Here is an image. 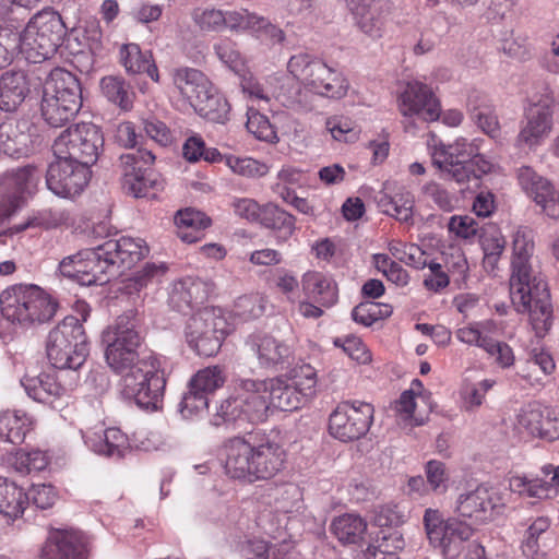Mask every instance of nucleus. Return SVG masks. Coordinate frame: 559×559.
Masks as SVG:
<instances>
[{
    "mask_svg": "<svg viewBox=\"0 0 559 559\" xmlns=\"http://www.w3.org/2000/svg\"><path fill=\"white\" fill-rule=\"evenodd\" d=\"M534 230L519 226L512 238L510 297L519 313H528L537 336H544L552 324V305L546 278L533 264Z\"/></svg>",
    "mask_w": 559,
    "mask_h": 559,
    "instance_id": "nucleus-1",
    "label": "nucleus"
},
{
    "mask_svg": "<svg viewBox=\"0 0 559 559\" xmlns=\"http://www.w3.org/2000/svg\"><path fill=\"white\" fill-rule=\"evenodd\" d=\"M225 450L226 474L250 483L274 477L286 462L282 445L260 432L249 433L246 439L233 438L226 443Z\"/></svg>",
    "mask_w": 559,
    "mask_h": 559,
    "instance_id": "nucleus-2",
    "label": "nucleus"
},
{
    "mask_svg": "<svg viewBox=\"0 0 559 559\" xmlns=\"http://www.w3.org/2000/svg\"><path fill=\"white\" fill-rule=\"evenodd\" d=\"M266 393L267 386L263 380H241L236 393L222 401L212 424L240 428L246 424L264 421L271 407Z\"/></svg>",
    "mask_w": 559,
    "mask_h": 559,
    "instance_id": "nucleus-3",
    "label": "nucleus"
},
{
    "mask_svg": "<svg viewBox=\"0 0 559 559\" xmlns=\"http://www.w3.org/2000/svg\"><path fill=\"white\" fill-rule=\"evenodd\" d=\"M82 100L79 79L68 70L56 68L44 84L41 116L50 127L60 128L79 112Z\"/></svg>",
    "mask_w": 559,
    "mask_h": 559,
    "instance_id": "nucleus-4",
    "label": "nucleus"
},
{
    "mask_svg": "<svg viewBox=\"0 0 559 559\" xmlns=\"http://www.w3.org/2000/svg\"><path fill=\"white\" fill-rule=\"evenodd\" d=\"M2 316L12 323L31 326L44 323L56 314L58 304L36 285L19 284L0 295Z\"/></svg>",
    "mask_w": 559,
    "mask_h": 559,
    "instance_id": "nucleus-5",
    "label": "nucleus"
},
{
    "mask_svg": "<svg viewBox=\"0 0 559 559\" xmlns=\"http://www.w3.org/2000/svg\"><path fill=\"white\" fill-rule=\"evenodd\" d=\"M166 379L160 359L154 353L143 354L141 359L121 379V393L146 409H157L162 403Z\"/></svg>",
    "mask_w": 559,
    "mask_h": 559,
    "instance_id": "nucleus-6",
    "label": "nucleus"
},
{
    "mask_svg": "<svg viewBox=\"0 0 559 559\" xmlns=\"http://www.w3.org/2000/svg\"><path fill=\"white\" fill-rule=\"evenodd\" d=\"M136 326V311L130 309L102 333L106 362L116 373L124 374L141 359L138 349L143 338Z\"/></svg>",
    "mask_w": 559,
    "mask_h": 559,
    "instance_id": "nucleus-7",
    "label": "nucleus"
},
{
    "mask_svg": "<svg viewBox=\"0 0 559 559\" xmlns=\"http://www.w3.org/2000/svg\"><path fill=\"white\" fill-rule=\"evenodd\" d=\"M66 36V25L59 13L52 10L37 12L23 32H19L20 51L26 59L39 63L51 58Z\"/></svg>",
    "mask_w": 559,
    "mask_h": 559,
    "instance_id": "nucleus-8",
    "label": "nucleus"
},
{
    "mask_svg": "<svg viewBox=\"0 0 559 559\" xmlns=\"http://www.w3.org/2000/svg\"><path fill=\"white\" fill-rule=\"evenodd\" d=\"M287 70L306 90L319 96L340 99L348 91V82L341 72L310 53L292 56Z\"/></svg>",
    "mask_w": 559,
    "mask_h": 559,
    "instance_id": "nucleus-9",
    "label": "nucleus"
},
{
    "mask_svg": "<svg viewBox=\"0 0 559 559\" xmlns=\"http://www.w3.org/2000/svg\"><path fill=\"white\" fill-rule=\"evenodd\" d=\"M47 357L57 369H79L88 355L87 336L78 317L68 316L52 329L46 344Z\"/></svg>",
    "mask_w": 559,
    "mask_h": 559,
    "instance_id": "nucleus-10",
    "label": "nucleus"
},
{
    "mask_svg": "<svg viewBox=\"0 0 559 559\" xmlns=\"http://www.w3.org/2000/svg\"><path fill=\"white\" fill-rule=\"evenodd\" d=\"M104 148L100 128L92 122H81L68 128L53 142L56 157L70 158L90 168Z\"/></svg>",
    "mask_w": 559,
    "mask_h": 559,
    "instance_id": "nucleus-11",
    "label": "nucleus"
},
{
    "mask_svg": "<svg viewBox=\"0 0 559 559\" xmlns=\"http://www.w3.org/2000/svg\"><path fill=\"white\" fill-rule=\"evenodd\" d=\"M227 334V322L216 308H203L187 322L185 336L188 345L199 356L211 357L218 353Z\"/></svg>",
    "mask_w": 559,
    "mask_h": 559,
    "instance_id": "nucleus-12",
    "label": "nucleus"
},
{
    "mask_svg": "<svg viewBox=\"0 0 559 559\" xmlns=\"http://www.w3.org/2000/svg\"><path fill=\"white\" fill-rule=\"evenodd\" d=\"M100 250V243L66 257L59 263L60 273L75 280L80 285H104L110 275L117 274L112 269V260Z\"/></svg>",
    "mask_w": 559,
    "mask_h": 559,
    "instance_id": "nucleus-13",
    "label": "nucleus"
},
{
    "mask_svg": "<svg viewBox=\"0 0 559 559\" xmlns=\"http://www.w3.org/2000/svg\"><path fill=\"white\" fill-rule=\"evenodd\" d=\"M155 160L151 151L138 150L120 156L122 188L134 198H154L157 190L163 189V180L150 170Z\"/></svg>",
    "mask_w": 559,
    "mask_h": 559,
    "instance_id": "nucleus-14",
    "label": "nucleus"
},
{
    "mask_svg": "<svg viewBox=\"0 0 559 559\" xmlns=\"http://www.w3.org/2000/svg\"><path fill=\"white\" fill-rule=\"evenodd\" d=\"M373 420V407L369 403L345 401L340 403L329 418L331 436L343 442L364 437Z\"/></svg>",
    "mask_w": 559,
    "mask_h": 559,
    "instance_id": "nucleus-15",
    "label": "nucleus"
},
{
    "mask_svg": "<svg viewBox=\"0 0 559 559\" xmlns=\"http://www.w3.org/2000/svg\"><path fill=\"white\" fill-rule=\"evenodd\" d=\"M90 174V168L78 162L56 157L47 169L46 185L57 197L72 199L85 189Z\"/></svg>",
    "mask_w": 559,
    "mask_h": 559,
    "instance_id": "nucleus-16",
    "label": "nucleus"
},
{
    "mask_svg": "<svg viewBox=\"0 0 559 559\" xmlns=\"http://www.w3.org/2000/svg\"><path fill=\"white\" fill-rule=\"evenodd\" d=\"M37 181V169L31 165L4 174L0 181V224L21 206L24 194H31Z\"/></svg>",
    "mask_w": 559,
    "mask_h": 559,
    "instance_id": "nucleus-17",
    "label": "nucleus"
},
{
    "mask_svg": "<svg viewBox=\"0 0 559 559\" xmlns=\"http://www.w3.org/2000/svg\"><path fill=\"white\" fill-rule=\"evenodd\" d=\"M399 109L404 117H418L424 121H436L441 106L432 90L418 81L408 82L399 97Z\"/></svg>",
    "mask_w": 559,
    "mask_h": 559,
    "instance_id": "nucleus-18",
    "label": "nucleus"
},
{
    "mask_svg": "<svg viewBox=\"0 0 559 559\" xmlns=\"http://www.w3.org/2000/svg\"><path fill=\"white\" fill-rule=\"evenodd\" d=\"M518 179L523 190L539 205L550 218L559 217V191L528 166L518 170Z\"/></svg>",
    "mask_w": 559,
    "mask_h": 559,
    "instance_id": "nucleus-19",
    "label": "nucleus"
},
{
    "mask_svg": "<svg viewBox=\"0 0 559 559\" xmlns=\"http://www.w3.org/2000/svg\"><path fill=\"white\" fill-rule=\"evenodd\" d=\"M533 105L526 114V124L521 129L518 135L519 145L528 147L540 144L550 133L552 120L550 106L552 99L546 95L540 99H532Z\"/></svg>",
    "mask_w": 559,
    "mask_h": 559,
    "instance_id": "nucleus-20",
    "label": "nucleus"
},
{
    "mask_svg": "<svg viewBox=\"0 0 559 559\" xmlns=\"http://www.w3.org/2000/svg\"><path fill=\"white\" fill-rule=\"evenodd\" d=\"M499 501L500 498L493 488L480 485L473 491L460 495L455 511L461 518L481 523L491 518Z\"/></svg>",
    "mask_w": 559,
    "mask_h": 559,
    "instance_id": "nucleus-21",
    "label": "nucleus"
},
{
    "mask_svg": "<svg viewBox=\"0 0 559 559\" xmlns=\"http://www.w3.org/2000/svg\"><path fill=\"white\" fill-rule=\"evenodd\" d=\"M247 345L255 353L259 364L266 368L277 366L283 368L284 365L289 364L294 353L290 338L280 340L269 334L251 335Z\"/></svg>",
    "mask_w": 559,
    "mask_h": 559,
    "instance_id": "nucleus-22",
    "label": "nucleus"
},
{
    "mask_svg": "<svg viewBox=\"0 0 559 559\" xmlns=\"http://www.w3.org/2000/svg\"><path fill=\"white\" fill-rule=\"evenodd\" d=\"M432 157V165L457 183L478 181L483 176L492 170V163L485 156H476V159L462 162L453 158Z\"/></svg>",
    "mask_w": 559,
    "mask_h": 559,
    "instance_id": "nucleus-23",
    "label": "nucleus"
},
{
    "mask_svg": "<svg viewBox=\"0 0 559 559\" xmlns=\"http://www.w3.org/2000/svg\"><path fill=\"white\" fill-rule=\"evenodd\" d=\"M100 250L111 258L112 269H130L148 253V248L142 239L121 236L107 239L100 243Z\"/></svg>",
    "mask_w": 559,
    "mask_h": 559,
    "instance_id": "nucleus-24",
    "label": "nucleus"
},
{
    "mask_svg": "<svg viewBox=\"0 0 559 559\" xmlns=\"http://www.w3.org/2000/svg\"><path fill=\"white\" fill-rule=\"evenodd\" d=\"M173 84L178 94L193 108L204 94L212 91V82L200 70L179 67L171 71Z\"/></svg>",
    "mask_w": 559,
    "mask_h": 559,
    "instance_id": "nucleus-25",
    "label": "nucleus"
},
{
    "mask_svg": "<svg viewBox=\"0 0 559 559\" xmlns=\"http://www.w3.org/2000/svg\"><path fill=\"white\" fill-rule=\"evenodd\" d=\"M41 554L46 559H86V545L78 533L53 531L47 537Z\"/></svg>",
    "mask_w": 559,
    "mask_h": 559,
    "instance_id": "nucleus-26",
    "label": "nucleus"
},
{
    "mask_svg": "<svg viewBox=\"0 0 559 559\" xmlns=\"http://www.w3.org/2000/svg\"><path fill=\"white\" fill-rule=\"evenodd\" d=\"M263 381L267 386L270 405L283 412L300 408L309 397L289 378L276 377Z\"/></svg>",
    "mask_w": 559,
    "mask_h": 559,
    "instance_id": "nucleus-27",
    "label": "nucleus"
},
{
    "mask_svg": "<svg viewBox=\"0 0 559 559\" xmlns=\"http://www.w3.org/2000/svg\"><path fill=\"white\" fill-rule=\"evenodd\" d=\"M206 298V285L201 280L186 277L173 285L168 302L176 311L187 314Z\"/></svg>",
    "mask_w": 559,
    "mask_h": 559,
    "instance_id": "nucleus-28",
    "label": "nucleus"
},
{
    "mask_svg": "<svg viewBox=\"0 0 559 559\" xmlns=\"http://www.w3.org/2000/svg\"><path fill=\"white\" fill-rule=\"evenodd\" d=\"M543 473L546 476L552 474L550 481L539 478H528L527 476H512L509 481L511 490L530 498H549L552 490L557 491L559 489V465H545Z\"/></svg>",
    "mask_w": 559,
    "mask_h": 559,
    "instance_id": "nucleus-29",
    "label": "nucleus"
},
{
    "mask_svg": "<svg viewBox=\"0 0 559 559\" xmlns=\"http://www.w3.org/2000/svg\"><path fill=\"white\" fill-rule=\"evenodd\" d=\"M21 384L29 397L46 404H51L56 399L68 393V389L59 382L57 373L43 372L38 376L27 373L22 378Z\"/></svg>",
    "mask_w": 559,
    "mask_h": 559,
    "instance_id": "nucleus-30",
    "label": "nucleus"
},
{
    "mask_svg": "<svg viewBox=\"0 0 559 559\" xmlns=\"http://www.w3.org/2000/svg\"><path fill=\"white\" fill-rule=\"evenodd\" d=\"M29 83L23 71H7L0 76V109L15 111L29 93Z\"/></svg>",
    "mask_w": 559,
    "mask_h": 559,
    "instance_id": "nucleus-31",
    "label": "nucleus"
},
{
    "mask_svg": "<svg viewBox=\"0 0 559 559\" xmlns=\"http://www.w3.org/2000/svg\"><path fill=\"white\" fill-rule=\"evenodd\" d=\"M120 61L128 74L146 73L154 82L159 81L158 69L150 50L143 51L138 44H124L120 48Z\"/></svg>",
    "mask_w": 559,
    "mask_h": 559,
    "instance_id": "nucleus-32",
    "label": "nucleus"
},
{
    "mask_svg": "<svg viewBox=\"0 0 559 559\" xmlns=\"http://www.w3.org/2000/svg\"><path fill=\"white\" fill-rule=\"evenodd\" d=\"M301 286L305 295L323 307H332L337 301L336 284L324 274L309 271L302 275Z\"/></svg>",
    "mask_w": 559,
    "mask_h": 559,
    "instance_id": "nucleus-33",
    "label": "nucleus"
},
{
    "mask_svg": "<svg viewBox=\"0 0 559 559\" xmlns=\"http://www.w3.org/2000/svg\"><path fill=\"white\" fill-rule=\"evenodd\" d=\"M467 109L472 119L476 121L483 132L492 139L499 135L500 124L498 117L483 94L478 92L471 93L467 98Z\"/></svg>",
    "mask_w": 559,
    "mask_h": 559,
    "instance_id": "nucleus-34",
    "label": "nucleus"
},
{
    "mask_svg": "<svg viewBox=\"0 0 559 559\" xmlns=\"http://www.w3.org/2000/svg\"><path fill=\"white\" fill-rule=\"evenodd\" d=\"M357 26L373 38L382 36L383 21L379 8L371 0H349Z\"/></svg>",
    "mask_w": 559,
    "mask_h": 559,
    "instance_id": "nucleus-35",
    "label": "nucleus"
},
{
    "mask_svg": "<svg viewBox=\"0 0 559 559\" xmlns=\"http://www.w3.org/2000/svg\"><path fill=\"white\" fill-rule=\"evenodd\" d=\"M27 504L28 496L23 488L0 476V514L15 520L23 514Z\"/></svg>",
    "mask_w": 559,
    "mask_h": 559,
    "instance_id": "nucleus-36",
    "label": "nucleus"
},
{
    "mask_svg": "<svg viewBox=\"0 0 559 559\" xmlns=\"http://www.w3.org/2000/svg\"><path fill=\"white\" fill-rule=\"evenodd\" d=\"M330 528L340 543L356 545L362 540L367 531V523L358 514L345 513L335 518Z\"/></svg>",
    "mask_w": 559,
    "mask_h": 559,
    "instance_id": "nucleus-37",
    "label": "nucleus"
},
{
    "mask_svg": "<svg viewBox=\"0 0 559 559\" xmlns=\"http://www.w3.org/2000/svg\"><path fill=\"white\" fill-rule=\"evenodd\" d=\"M175 224L178 237L187 243H193L200 239L202 230L211 225V219L200 211L185 209L177 212Z\"/></svg>",
    "mask_w": 559,
    "mask_h": 559,
    "instance_id": "nucleus-38",
    "label": "nucleus"
},
{
    "mask_svg": "<svg viewBox=\"0 0 559 559\" xmlns=\"http://www.w3.org/2000/svg\"><path fill=\"white\" fill-rule=\"evenodd\" d=\"M193 109L212 122L225 123L229 119L230 105L213 85L212 91L204 94L200 103L193 106Z\"/></svg>",
    "mask_w": 559,
    "mask_h": 559,
    "instance_id": "nucleus-39",
    "label": "nucleus"
},
{
    "mask_svg": "<svg viewBox=\"0 0 559 559\" xmlns=\"http://www.w3.org/2000/svg\"><path fill=\"white\" fill-rule=\"evenodd\" d=\"M31 427L32 420L24 412H5L0 416V437L7 442L22 443Z\"/></svg>",
    "mask_w": 559,
    "mask_h": 559,
    "instance_id": "nucleus-40",
    "label": "nucleus"
},
{
    "mask_svg": "<svg viewBox=\"0 0 559 559\" xmlns=\"http://www.w3.org/2000/svg\"><path fill=\"white\" fill-rule=\"evenodd\" d=\"M295 217L274 204H266L262 207L261 224L280 233V238L285 241L295 231Z\"/></svg>",
    "mask_w": 559,
    "mask_h": 559,
    "instance_id": "nucleus-41",
    "label": "nucleus"
},
{
    "mask_svg": "<svg viewBox=\"0 0 559 559\" xmlns=\"http://www.w3.org/2000/svg\"><path fill=\"white\" fill-rule=\"evenodd\" d=\"M93 450L105 456L122 457L129 450L128 437L118 428H108L92 443Z\"/></svg>",
    "mask_w": 559,
    "mask_h": 559,
    "instance_id": "nucleus-42",
    "label": "nucleus"
},
{
    "mask_svg": "<svg viewBox=\"0 0 559 559\" xmlns=\"http://www.w3.org/2000/svg\"><path fill=\"white\" fill-rule=\"evenodd\" d=\"M432 156L469 162L476 159V156L483 155L479 153V141L477 139L468 142L465 138H460L449 145L437 146Z\"/></svg>",
    "mask_w": 559,
    "mask_h": 559,
    "instance_id": "nucleus-43",
    "label": "nucleus"
},
{
    "mask_svg": "<svg viewBox=\"0 0 559 559\" xmlns=\"http://www.w3.org/2000/svg\"><path fill=\"white\" fill-rule=\"evenodd\" d=\"M420 197L430 206H436L443 212H452L457 203V198L437 181L424 183L420 188Z\"/></svg>",
    "mask_w": 559,
    "mask_h": 559,
    "instance_id": "nucleus-44",
    "label": "nucleus"
},
{
    "mask_svg": "<svg viewBox=\"0 0 559 559\" xmlns=\"http://www.w3.org/2000/svg\"><path fill=\"white\" fill-rule=\"evenodd\" d=\"M29 136L20 131L17 124L0 126V150L10 156H20L28 151Z\"/></svg>",
    "mask_w": 559,
    "mask_h": 559,
    "instance_id": "nucleus-45",
    "label": "nucleus"
},
{
    "mask_svg": "<svg viewBox=\"0 0 559 559\" xmlns=\"http://www.w3.org/2000/svg\"><path fill=\"white\" fill-rule=\"evenodd\" d=\"M100 88L105 97L122 109L132 106V93L123 79L118 76H106L100 81Z\"/></svg>",
    "mask_w": 559,
    "mask_h": 559,
    "instance_id": "nucleus-46",
    "label": "nucleus"
},
{
    "mask_svg": "<svg viewBox=\"0 0 559 559\" xmlns=\"http://www.w3.org/2000/svg\"><path fill=\"white\" fill-rule=\"evenodd\" d=\"M545 407L531 403L522 407L516 415V428L521 433L539 437Z\"/></svg>",
    "mask_w": 559,
    "mask_h": 559,
    "instance_id": "nucleus-47",
    "label": "nucleus"
},
{
    "mask_svg": "<svg viewBox=\"0 0 559 559\" xmlns=\"http://www.w3.org/2000/svg\"><path fill=\"white\" fill-rule=\"evenodd\" d=\"M48 463V456L40 450H20L13 455L11 461L12 467L22 475L44 471Z\"/></svg>",
    "mask_w": 559,
    "mask_h": 559,
    "instance_id": "nucleus-48",
    "label": "nucleus"
},
{
    "mask_svg": "<svg viewBox=\"0 0 559 559\" xmlns=\"http://www.w3.org/2000/svg\"><path fill=\"white\" fill-rule=\"evenodd\" d=\"M224 382L225 376L223 369L218 366H213L199 370L191 378L189 385L209 395L223 386Z\"/></svg>",
    "mask_w": 559,
    "mask_h": 559,
    "instance_id": "nucleus-49",
    "label": "nucleus"
},
{
    "mask_svg": "<svg viewBox=\"0 0 559 559\" xmlns=\"http://www.w3.org/2000/svg\"><path fill=\"white\" fill-rule=\"evenodd\" d=\"M19 31L11 24H0V69L10 64L13 53L20 50Z\"/></svg>",
    "mask_w": 559,
    "mask_h": 559,
    "instance_id": "nucleus-50",
    "label": "nucleus"
},
{
    "mask_svg": "<svg viewBox=\"0 0 559 559\" xmlns=\"http://www.w3.org/2000/svg\"><path fill=\"white\" fill-rule=\"evenodd\" d=\"M487 355L493 359L495 364L501 368H510L514 365L515 357L511 346L502 341H498L488 335L486 342L483 344Z\"/></svg>",
    "mask_w": 559,
    "mask_h": 559,
    "instance_id": "nucleus-51",
    "label": "nucleus"
},
{
    "mask_svg": "<svg viewBox=\"0 0 559 559\" xmlns=\"http://www.w3.org/2000/svg\"><path fill=\"white\" fill-rule=\"evenodd\" d=\"M247 116V129L257 139L267 142H273L275 139H277L274 128L264 115H261L259 111L249 108Z\"/></svg>",
    "mask_w": 559,
    "mask_h": 559,
    "instance_id": "nucleus-52",
    "label": "nucleus"
},
{
    "mask_svg": "<svg viewBox=\"0 0 559 559\" xmlns=\"http://www.w3.org/2000/svg\"><path fill=\"white\" fill-rule=\"evenodd\" d=\"M209 406L207 394L203 392H199V390L189 385L188 392H186L182 396V400L179 404V412L181 413L183 418H192L197 416L199 413L206 409Z\"/></svg>",
    "mask_w": 559,
    "mask_h": 559,
    "instance_id": "nucleus-53",
    "label": "nucleus"
},
{
    "mask_svg": "<svg viewBox=\"0 0 559 559\" xmlns=\"http://www.w3.org/2000/svg\"><path fill=\"white\" fill-rule=\"evenodd\" d=\"M260 19L261 15L247 9L227 11V27L231 31L254 33Z\"/></svg>",
    "mask_w": 559,
    "mask_h": 559,
    "instance_id": "nucleus-54",
    "label": "nucleus"
},
{
    "mask_svg": "<svg viewBox=\"0 0 559 559\" xmlns=\"http://www.w3.org/2000/svg\"><path fill=\"white\" fill-rule=\"evenodd\" d=\"M334 345L342 347L349 358L359 364H367L371 360V354L364 342L354 335L346 336L345 338H336Z\"/></svg>",
    "mask_w": 559,
    "mask_h": 559,
    "instance_id": "nucleus-55",
    "label": "nucleus"
},
{
    "mask_svg": "<svg viewBox=\"0 0 559 559\" xmlns=\"http://www.w3.org/2000/svg\"><path fill=\"white\" fill-rule=\"evenodd\" d=\"M423 522L431 545H435L438 540H442V536L445 534L447 521H444L439 510L431 508L426 509Z\"/></svg>",
    "mask_w": 559,
    "mask_h": 559,
    "instance_id": "nucleus-56",
    "label": "nucleus"
},
{
    "mask_svg": "<svg viewBox=\"0 0 559 559\" xmlns=\"http://www.w3.org/2000/svg\"><path fill=\"white\" fill-rule=\"evenodd\" d=\"M415 407V395L412 390H407L404 391L395 402L394 409L402 421L409 426H421L424 424V419H419L414 416Z\"/></svg>",
    "mask_w": 559,
    "mask_h": 559,
    "instance_id": "nucleus-57",
    "label": "nucleus"
},
{
    "mask_svg": "<svg viewBox=\"0 0 559 559\" xmlns=\"http://www.w3.org/2000/svg\"><path fill=\"white\" fill-rule=\"evenodd\" d=\"M194 22L202 31L217 32L224 26H227V12L223 13L221 10H204L193 14Z\"/></svg>",
    "mask_w": 559,
    "mask_h": 559,
    "instance_id": "nucleus-58",
    "label": "nucleus"
},
{
    "mask_svg": "<svg viewBox=\"0 0 559 559\" xmlns=\"http://www.w3.org/2000/svg\"><path fill=\"white\" fill-rule=\"evenodd\" d=\"M380 534L381 535L378 537L379 550L389 556V559H399L395 555L396 551L402 550L405 547V540L402 533L396 528H392L388 532L382 530Z\"/></svg>",
    "mask_w": 559,
    "mask_h": 559,
    "instance_id": "nucleus-59",
    "label": "nucleus"
},
{
    "mask_svg": "<svg viewBox=\"0 0 559 559\" xmlns=\"http://www.w3.org/2000/svg\"><path fill=\"white\" fill-rule=\"evenodd\" d=\"M27 496L28 500L31 499L32 502L41 510L51 508L58 500L56 488L49 484L33 485Z\"/></svg>",
    "mask_w": 559,
    "mask_h": 559,
    "instance_id": "nucleus-60",
    "label": "nucleus"
},
{
    "mask_svg": "<svg viewBox=\"0 0 559 559\" xmlns=\"http://www.w3.org/2000/svg\"><path fill=\"white\" fill-rule=\"evenodd\" d=\"M550 526V522L546 516L537 518L527 528L526 538L523 544V552L526 556L537 555L538 537L545 533Z\"/></svg>",
    "mask_w": 559,
    "mask_h": 559,
    "instance_id": "nucleus-61",
    "label": "nucleus"
},
{
    "mask_svg": "<svg viewBox=\"0 0 559 559\" xmlns=\"http://www.w3.org/2000/svg\"><path fill=\"white\" fill-rule=\"evenodd\" d=\"M352 318L364 326H371L381 319L379 302L364 301L352 310Z\"/></svg>",
    "mask_w": 559,
    "mask_h": 559,
    "instance_id": "nucleus-62",
    "label": "nucleus"
},
{
    "mask_svg": "<svg viewBox=\"0 0 559 559\" xmlns=\"http://www.w3.org/2000/svg\"><path fill=\"white\" fill-rule=\"evenodd\" d=\"M294 383H297L299 390L310 396L317 383V374L314 368L310 365H302L293 370V376L289 378Z\"/></svg>",
    "mask_w": 559,
    "mask_h": 559,
    "instance_id": "nucleus-63",
    "label": "nucleus"
},
{
    "mask_svg": "<svg viewBox=\"0 0 559 559\" xmlns=\"http://www.w3.org/2000/svg\"><path fill=\"white\" fill-rule=\"evenodd\" d=\"M233 209L237 216L248 222H261L262 207L257 201L249 198H239L233 201Z\"/></svg>",
    "mask_w": 559,
    "mask_h": 559,
    "instance_id": "nucleus-64",
    "label": "nucleus"
}]
</instances>
